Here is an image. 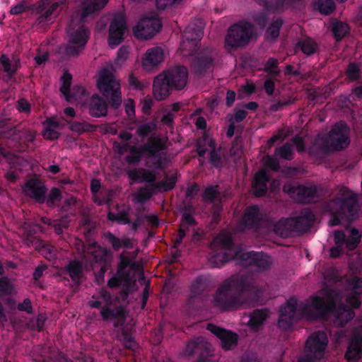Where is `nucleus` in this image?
Wrapping results in <instances>:
<instances>
[{"label": "nucleus", "instance_id": "obj_49", "mask_svg": "<svg viewBox=\"0 0 362 362\" xmlns=\"http://www.w3.org/2000/svg\"><path fill=\"white\" fill-rule=\"evenodd\" d=\"M206 288L205 279L200 276L195 279L190 288L191 293L194 296L201 295Z\"/></svg>", "mask_w": 362, "mask_h": 362}, {"label": "nucleus", "instance_id": "obj_28", "mask_svg": "<svg viewBox=\"0 0 362 362\" xmlns=\"http://www.w3.org/2000/svg\"><path fill=\"white\" fill-rule=\"evenodd\" d=\"M163 60V50L160 47L148 49L143 58L142 64L144 67L157 66Z\"/></svg>", "mask_w": 362, "mask_h": 362}, {"label": "nucleus", "instance_id": "obj_17", "mask_svg": "<svg viewBox=\"0 0 362 362\" xmlns=\"http://www.w3.org/2000/svg\"><path fill=\"white\" fill-rule=\"evenodd\" d=\"M284 190L296 202L303 204L310 203L316 197L317 192L315 186L306 187L301 185L296 186L285 185Z\"/></svg>", "mask_w": 362, "mask_h": 362}, {"label": "nucleus", "instance_id": "obj_22", "mask_svg": "<svg viewBox=\"0 0 362 362\" xmlns=\"http://www.w3.org/2000/svg\"><path fill=\"white\" fill-rule=\"evenodd\" d=\"M269 180L270 177L265 170H259L255 173L252 181V187L256 197H262L267 194V185Z\"/></svg>", "mask_w": 362, "mask_h": 362}, {"label": "nucleus", "instance_id": "obj_41", "mask_svg": "<svg viewBox=\"0 0 362 362\" xmlns=\"http://www.w3.org/2000/svg\"><path fill=\"white\" fill-rule=\"evenodd\" d=\"M101 187L100 182L98 179H93L90 182V191L93 194V202L99 206L108 204L111 201L110 197L100 198L98 193Z\"/></svg>", "mask_w": 362, "mask_h": 362}, {"label": "nucleus", "instance_id": "obj_53", "mask_svg": "<svg viewBox=\"0 0 362 362\" xmlns=\"http://www.w3.org/2000/svg\"><path fill=\"white\" fill-rule=\"evenodd\" d=\"M209 163L216 168L223 167L222 157L217 149H211L209 154Z\"/></svg>", "mask_w": 362, "mask_h": 362}, {"label": "nucleus", "instance_id": "obj_58", "mask_svg": "<svg viewBox=\"0 0 362 362\" xmlns=\"http://www.w3.org/2000/svg\"><path fill=\"white\" fill-rule=\"evenodd\" d=\"M29 9V7L23 2L21 1L18 4L12 6L10 9V14L13 16L21 15Z\"/></svg>", "mask_w": 362, "mask_h": 362}, {"label": "nucleus", "instance_id": "obj_34", "mask_svg": "<svg viewBox=\"0 0 362 362\" xmlns=\"http://www.w3.org/2000/svg\"><path fill=\"white\" fill-rule=\"evenodd\" d=\"M269 316L267 309H256L251 313L248 325L252 328H258L262 325Z\"/></svg>", "mask_w": 362, "mask_h": 362}, {"label": "nucleus", "instance_id": "obj_63", "mask_svg": "<svg viewBox=\"0 0 362 362\" xmlns=\"http://www.w3.org/2000/svg\"><path fill=\"white\" fill-rule=\"evenodd\" d=\"M334 239L335 245L344 246L346 238L343 230H337L334 233Z\"/></svg>", "mask_w": 362, "mask_h": 362}, {"label": "nucleus", "instance_id": "obj_9", "mask_svg": "<svg viewBox=\"0 0 362 362\" xmlns=\"http://www.w3.org/2000/svg\"><path fill=\"white\" fill-rule=\"evenodd\" d=\"M327 344V335L324 331L314 332L308 338L305 343L306 352L298 362H315L320 360L324 356Z\"/></svg>", "mask_w": 362, "mask_h": 362}, {"label": "nucleus", "instance_id": "obj_32", "mask_svg": "<svg viewBox=\"0 0 362 362\" xmlns=\"http://www.w3.org/2000/svg\"><path fill=\"white\" fill-rule=\"evenodd\" d=\"M123 148L125 151L129 148V155L125 157V161L129 165H137L141 160L142 157L145 156L141 146L138 148L136 146H130L127 144Z\"/></svg>", "mask_w": 362, "mask_h": 362}, {"label": "nucleus", "instance_id": "obj_13", "mask_svg": "<svg viewBox=\"0 0 362 362\" xmlns=\"http://www.w3.org/2000/svg\"><path fill=\"white\" fill-rule=\"evenodd\" d=\"M216 56L215 49L211 47H204L197 52L192 61V68L197 75H204L214 66Z\"/></svg>", "mask_w": 362, "mask_h": 362}, {"label": "nucleus", "instance_id": "obj_3", "mask_svg": "<svg viewBox=\"0 0 362 362\" xmlns=\"http://www.w3.org/2000/svg\"><path fill=\"white\" fill-rule=\"evenodd\" d=\"M126 173L128 178L132 182H147L149 184L146 187H141L139 189L136 194V199L139 203L147 202L154 194L158 192L171 191L177 182V177L174 175L170 176L166 175L163 180L156 182V173L144 168L129 169Z\"/></svg>", "mask_w": 362, "mask_h": 362}, {"label": "nucleus", "instance_id": "obj_37", "mask_svg": "<svg viewBox=\"0 0 362 362\" xmlns=\"http://www.w3.org/2000/svg\"><path fill=\"white\" fill-rule=\"evenodd\" d=\"M204 35L202 28L188 26L185 28L182 37L187 41L197 43L200 41Z\"/></svg>", "mask_w": 362, "mask_h": 362}, {"label": "nucleus", "instance_id": "obj_57", "mask_svg": "<svg viewBox=\"0 0 362 362\" xmlns=\"http://www.w3.org/2000/svg\"><path fill=\"white\" fill-rule=\"evenodd\" d=\"M106 238L107 241L112 245V248L115 251H119L122 247L121 239L116 237L114 234L110 232L107 233Z\"/></svg>", "mask_w": 362, "mask_h": 362}, {"label": "nucleus", "instance_id": "obj_2", "mask_svg": "<svg viewBox=\"0 0 362 362\" xmlns=\"http://www.w3.org/2000/svg\"><path fill=\"white\" fill-rule=\"evenodd\" d=\"M259 293L260 289L252 275H232L218 286L213 303L222 311H230L255 305Z\"/></svg>", "mask_w": 362, "mask_h": 362}, {"label": "nucleus", "instance_id": "obj_55", "mask_svg": "<svg viewBox=\"0 0 362 362\" xmlns=\"http://www.w3.org/2000/svg\"><path fill=\"white\" fill-rule=\"evenodd\" d=\"M129 55L128 48L125 46H122L117 52V58L115 64L117 65L122 64L127 59Z\"/></svg>", "mask_w": 362, "mask_h": 362}, {"label": "nucleus", "instance_id": "obj_46", "mask_svg": "<svg viewBox=\"0 0 362 362\" xmlns=\"http://www.w3.org/2000/svg\"><path fill=\"white\" fill-rule=\"evenodd\" d=\"M275 153L284 160H293L294 155L293 144L290 142H286L281 147L276 148Z\"/></svg>", "mask_w": 362, "mask_h": 362}, {"label": "nucleus", "instance_id": "obj_45", "mask_svg": "<svg viewBox=\"0 0 362 362\" xmlns=\"http://www.w3.org/2000/svg\"><path fill=\"white\" fill-rule=\"evenodd\" d=\"M62 83L59 90L64 95L66 100L71 97V85L72 82V76L68 71H64L61 77Z\"/></svg>", "mask_w": 362, "mask_h": 362}, {"label": "nucleus", "instance_id": "obj_21", "mask_svg": "<svg viewBox=\"0 0 362 362\" xmlns=\"http://www.w3.org/2000/svg\"><path fill=\"white\" fill-rule=\"evenodd\" d=\"M315 220V214L310 210L302 211L300 216L291 217V221L294 232L308 231Z\"/></svg>", "mask_w": 362, "mask_h": 362}, {"label": "nucleus", "instance_id": "obj_14", "mask_svg": "<svg viewBox=\"0 0 362 362\" xmlns=\"http://www.w3.org/2000/svg\"><path fill=\"white\" fill-rule=\"evenodd\" d=\"M162 23L156 17L142 18L134 28L135 37L141 40H148L156 35L161 29Z\"/></svg>", "mask_w": 362, "mask_h": 362}, {"label": "nucleus", "instance_id": "obj_62", "mask_svg": "<svg viewBox=\"0 0 362 362\" xmlns=\"http://www.w3.org/2000/svg\"><path fill=\"white\" fill-rule=\"evenodd\" d=\"M360 240H361V235H358V237H349V238H346V242H345L346 248L349 250H355L357 247L358 243H360Z\"/></svg>", "mask_w": 362, "mask_h": 362}, {"label": "nucleus", "instance_id": "obj_35", "mask_svg": "<svg viewBox=\"0 0 362 362\" xmlns=\"http://www.w3.org/2000/svg\"><path fill=\"white\" fill-rule=\"evenodd\" d=\"M313 7L321 14L329 16L335 10L336 5L334 0H314Z\"/></svg>", "mask_w": 362, "mask_h": 362}, {"label": "nucleus", "instance_id": "obj_7", "mask_svg": "<svg viewBox=\"0 0 362 362\" xmlns=\"http://www.w3.org/2000/svg\"><path fill=\"white\" fill-rule=\"evenodd\" d=\"M255 35L253 25L247 21H240L231 25L225 37L226 49L243 47L249 44Z\"/></svg>", "mask_w": 362, "mask_h": 362}, {"label": "nucleus", "instance_id": "obj_8", "mask_svg": "<svg viewBox=\"0 0 362 362\" xmlns=\"http://www.w3.org/2000/svg\"><path fill=\"white\" fill-rule=\"evenodd\" d=\"M97 85L110 105L114 109H117L122 104V93L120 86L111 71L106 68L102 69L99 73Z\"/></svg>", "mask_w": 362, "mask_h": 362}, {"label": "nucleus", "instance_id": "obj_18", "mask_svg": "<svg viewBox=\"0 0 362 362\" xmlns=\"http://www.w3.org/2000/svg\"><path fill=\"white\" fill-rule=\"evenodd\" d=\"M87 253L91 255L95 262L103 264L98 273V276L103 277L110 266L112 258L111 252L107 248L100 247L97 243L94 242L88 248Z\"/></svg>", "mask_w": 362, "mask_h": 362}, {"label": "nucleus", "instance_id": "obj_52", "mask_svg": "<svg viewBox=\"0 0 362 362\" xmlns=\"http://www.w3.org/2000/svg\"><path fill=\"white\" fill-rule=\"evenodd\" d=\"M47 225L54 229V232L57 235L63 234V229L68 228V223L64 219L48 220Z\"/></svg>", "mask_w": 362, "mask_h": 362}, {"label": "nucleus", "instance_id": "obj_64", "mask_svg": "<svg viewBox=\"0 0 362 362\" xmlns=\"http://www.w3.org/2000/svg\"><path fill=\"white\" fill-rule=\"evenodd\" d=\"M264 88L268 95H272L275 90L274 81L271 78L266 79L264 83Z\"/></svg>", "mask_w": 362, "mask_h": 362}, {"label": "nucleus", "instance_id": "obj_40", "mask_svg": "<svg viewBox=\"0 0 362 362\" xmlns=\"http://www.w3.org/2000/svg\"><path fill=\"white\" fill-rule=\"evenodd\" d=\"M296 46L306 55H312L317 50V43L310 38H305L299 40Z\"/></svg>", "mask_w": 362, "mask_h": 362}, {"label": "nucleus", "instance_id": "obj_15", "mask_svg": "<svg viewBox=\"0 0 362 362\" xmlns=\"http://www.w3.org/2000/svg\"><path fill=\"white\" fill-rule=\"evenodd\" d=\"M60 276L64 281L72 282L71 286L78 287L85 279L83 265L81 262L73 259L62 269Z\"/></svg>", "mask_w": 362, "mask_h": 362}, {"label": "nucleus", "instance_id": "obj_1", "mask_svg": "<svg viewBox=\"0 0 362 362\" xmlns=\"http://www.w3.org/2000/svg\"><path fill=\"white\" fill-rule=\"evenodd\" d=\"M338 294L329 290L325 296L317 295L310 297V303L298 309V300L291 298L279 310V327L284 330L292 329L294 322L300 317L310 320H325L333 315L344 325L354 316V313L341 303L337 306Z\"/></svg>", "mask_w": 362, "mask_h": 362}, {"label": "nucleus", "instance_id": "obj_48", "mask_svg": "<svg viewBox=\"0 0 362 362\" xmlns=\"http://www.w3.org/2000/svg\"><path fill=\"white\" fill-rule=\"evenodd\" d=\"M13 293H14V286L11 281L6 276L0 278V294L11 296Z\"/></svg>", "mask_w": 362, "mask_h": 362}, {"label": "nucleus", "instance_id": "obj_11", "mask_svg": "<svg viewBox=\"0 0 362 362\" xmlns=\"http://www.w3.org/2000/svg\"><path fill=\"white\" fill-rule=\"evenodd\" d=\"M68 44L64 46L62 53L69 57H75L84 49L90 37V32L84 25H81L76 29L69 28Z\"/></svg>", "mask_w": 362, "mask_h": 362}, {"label": "nucleus", "instance_id": "obj_44", "mask_svg": "<svg viewBox=\"0 0 362 362\" xmlns=\"http://www.w3.org/2000/svg\"><path fill=\"white\" fill-rule=\"evenodd\" d=\"M218 187L217 185L216 186H209L206 187L204 189L203 194H202V199L204 202H210V203H214L216 200L221 199V193L220 192L216 189Z\"/></svg>", "mask_w": 362, "mask_h": 362}, {"label": "nucleus", "instance_id": "obj_24", "mask_svg": "<svg viewBox=\"0 0 362 362\" xmlns=\"http://www.w3.org/2000/svg\"><path fill=\"white\" fill-rule=\"evenodd\" d=\"M259 209L257 205H252L246 209L240 227L243 230L257 228L259 226Z\"/></svg>", "mask_w": 362, "mask_h": 362}, {"label": "nucleus", "instance_id": "obj_31", "mask_svg": "<svg viewBox=\"0 0 362 362\" xmlns=\"http://www.w3.org/2000/svg\"><path fill=\"white\" fill-rule=\"evenodd\" d=\"M214 243H217L221 247V250L234 252L235 251H241L235 247V244L232 236L228 233H221L214 240Z\"/></svg>", "mask_w": 362, "mask_h": 362}, {"label": "nucleus", "instance_id": "obj_51", "mask_svg": "<svg viewBox=\"0 0 362 362\" xmlns=\"http://www.w3.org/2000/svg\"><path fill=\"white\" fill-rule=\"evenodd\" d=\"M107 218L112 221H117L121 224L130 225L131 220L127 212L122 211L118 214L109 212L107 214Z\"/></svg>", "mask_w": 362, "mask_h": 362}, {"label": "nucleus", "instance_id": "obj_10", "mask_svg": "<svg viewBox=\"0 0 362 362\" xmlns=\"http://www.w3.org/2000/svg\"><path fill=\"white\" fill-rule=\"evenodd\" d=\"M350 144V139L346 126L336 125L328 136L322 141L320 149L324 153H330L346 148Z\"/></svg>", "mask_w": 362, "mask_h": 362}, {"label": "nucleus", "instance_id": "obj_33", "mask_svg": "<svg viewBox=\"0 0 362 362\" xmlns=\"http://www.w3.org/2000/svg\"><path fill=\"white\" fill-rule=\"evenodd\" d=\"M331 23V30L337 42L341 41L349 33L347 23L336 19L332 20Z\"/></svg>", "mask_w": 362, "mask_h": 362}, {"label": "nucleus", "instance_id": "obj_56", "mask_svg": "<svg viewBox=\"0 0 362 362\" xmlns=\"http://www.w3.org/2000/svg\"><path fill=\"white\" fill-rule=\"evenodd\" d=\"M153 125L151 124H143L138 127L136 134L139 136L144 138L153 132Z\"/></svg>", "mask_w": 362, "mask_h": 362}, {"label": "nucleus", "instance_id": "obj_60", "mask_svg": "<svg viewBox=\"0 0 362 362\" xmlns=\"http://www.w3.org/2000/svg\"><path fill=\"white\" fill-rule=\"evenodd\" d=\"M293 144L296 146L297 151L302 153L305 150V144L303 138L298 135H296L291 139Z\"/></svg>", "mask_w": 362, "mask_h": 362}, {"label": "nucleus", "instance_id": "obj_5", "mask_svg": "<svg viewBox=\"0 0 362 362\" xmlns=\"http://www.w3.org/2000/svg\"><path fill=\"white\" fill-rule=\"evenodd\" d=\"M339 193L341 197L335 199V203L339 209L332 215L329 221V225L332 226L341 225L344 219L349 221L355 220L359 211L356 194L346 187H341Z\"/></svg>", "mask_w": 362, "mask_h": 362}, {"label": "nucleus", "instance_id": "obj_26", "mask_svg": "<svg viewBox=\"0 0 362 362\" xmlns=\"http://www.w3.org/2000/svg\"><path fill=\"white\" fill-rule=\"evenodd\" d=\"M362 356V336L354 335L347 347L345 358L348 362H357Z\"/></svg>", "mask_w": 362, "mask_h": 362}, {"label": "nucleus", "instance_id": "obj_54", "mask_svg": "<svg viewBox=\"0 0 362 362\" xmlns=\"http://www.w3.org/2000/svg\"><path fill=\"white\" fill-rule=\"evenodd\" d=\"M346 74L349 78L351 81H356L360 78V68L359 66L354 62H351L348 65Z\"/></svg>", "mask_w": 362, "mask_h": 362}, {"label": "nucleus", "instance_id": "obj_20", "mask_svg": "<svg viewBox=\"0 0 362 362\" xmlns=\"http://www.w3.org/2000/svg\"><path fill=\"white\" fill-rule=\"evenodd\" d=\"M164 74L175 90H182L187 85L188 71L185 66H175L164 72Z\"/></svg>", "mask_w": 362, "mask_h": 362}, {"label": "nucleus", "instance_id": "obj_42", "mask_svg": "<svg viewBox=\"0 0 362 362\" xmlns=\"http://www.w3.org/2000/svg\"><path fill=\"white\" fill-rule=\"evenodd\" d=\"M263 71L272 77H277L281 74L279 61L274 57H269L265 62Z\"/></svg>", "mask_w": 362, "mask_h": 362}, {"label": "nucleus", "instance_id": "obj_61", "mask_svg": "<svg viewBox=\"0 0 362 362\" xmlns=\"http://www.w3.org/2000/svg\"><path fill=\"white\" fill-rule=\"evenodd\" d=\"M128 277H122L120 275L114 276L110 278L107 281V286L110 288H117L119 287L122 281L124 279H127Z\"/></svg>", "mask_w": 362, "mask_h": 362}, {"label": "nucleus", "instance_id": "obj_6", "mask_svg": "<svg viewBox=\"0 0 362 362\" xmlns=\"http://www.w3.org/2000/svg\"><path fill=\"white\" fill-rule=\"evenodd\" d=\"M99 298L101 300H90L88 303V306L92 308H100V315L103 321L107 322L115 320L114 327L123 326L127 315L124 306L117 305L113 309L110 308L113 303V297L105 289H102L99 292Z\"/></svg>", "mask_w": 362, "mask_h": 362}, {"label": "nucleus", "instance_id": "obj_47", "mask_svg": "<svg viewBox=\"0 0 362 362\" xmlns=\"http://www.w3.org/2000/svg\"><path fill=\"white\" fill-rule=\"evenodd\" d=\"M62 199V194L61 190L57 187H52L48 194L46 196L45 202L48 207L54 208L57 206V203L60 202Z\"/></svg>", "mask_w": 362, "mask_h": 362}, {"label": "nucleus", "instance_id": "obj_4", "mask_svg": "<svg viewBox=\"0 0 362 362\" xmlns=\"http://www.w3.org/2000/svg\"><path fill=\"white\" fill-rule=\"evenodd\" d=\"M233 259L239 260L240 264L244 267H253L259 270L267 269L272 264L271 257L262 252L235 251L229 252L223 250L211 253L209 257V262L213 268H221Z\"/></svg>", "mask_w": 362, "mask_h": 362}, {"label": "nucleus", "instance_id": "obj_39", "mask_svg": "<svg viewBox=\"0 0 362 362\" xmlns=\"http://www.w3.org/2000/svg\"><path fill=\"white\" fill-rule=\"evenodd\" d=\"M221 346L224 350H230L238 344V334L230 331L226 330L224 334L219 339Z\"/></svg>", "mask_w": 362, "mask_h": 362}, {"label": "nucleus", "instance_id": "obj_43", "mask_svg": "<svg viewBox=\"0 0 362 362\" xmlns=\"http://www.w3.org/2000/svg\"><path fill=\"white\" fill-rule=\"evenodd\" d=\"M283 21L280 18L274 20L266 30V35L268 38L276 40L279 36L280 30L283 25Z\"/></svg>", "mask_w": 362, "mask_h": 362}, {"label": "nucleus", "instance_id": "obj_50", "mask_svg": "<svg viewBox=\"0 0 362 362\" xmlns=\"http://www.w3.org/2000/svg\"><path fill=\"white\" fill-rule=\"evenodd\" d=\"M131 265V260L126 256L120 255L119 262L117 265V274L122 277H128L129 274L127 269Z\"/></svg>", "mask_w": 362, "mask_h": 362}, {"label": "nucleus", "instance_id": "obj_27", "mask_svg": "<svg viewBox=\"0 0 362 362\" xmlns=\"http://www.w3.org/2000/svg\"><path fill=\"white\" fill-rule=\"evenodd\" d=\"M88 112L93 117L105 116L107 113L106 101L98 95H93L89 102Z\"/></svg>", "mask_w": 362, "mask_h": 362}, {"label": "nucleus", "instance_id": "obj_16", "mask_svg": "<svg viewBox=\"0 0 362 362\" xmlns=\"http://www.w3.org/2000/svg\"><path fill=\"white\" fill-rule=\"evenodd\" d=\"M127 30L125 17L118 15L114 17L109 27L108 45L113 49L122 42Z\"/></svg>", "mask_w": 362, "mask_h": 362}, {"label": "nucleus", "instance_id": "obj_23", "mask_svg": "<svg viewBox=\"0 0 362 362\" xmlns=\"http://www.w3.org/2000/svg\"><path fill=\"white\" fill-rule=\"evenodd\" d=\"M174 89L163 74L157 76L153 81V95L157 100L165 99L170 93V90Z\"/></svg>", "mask_w": 362, "mask_h": 362}, {"label": "nucleus", "instance_id": "obj_36", "mask_svg": "<svg viewBox=\"0 0 362 362\" xmlns=\"http://www.w3.org/2000/svg\"><path fill=\"white\" fill-rule=\"evenodd\" d=\"M70 124L69 129L74 132L82 134L85 132H93L97 130V126L87 122H68Z\"/></svg>", "mask_w": 362, "mask_h": 362}, {"label": "nucleus", "instance_id": "obj_59", "mask_svg": "<svg viewBox=\"0 0 362 362\" xmlns=\"http://www.w3.org/2000/svg\"><path fill=\"white\" fill-rule=\"evenodd\" d=\"M16 308L19 311L25 312L28 314H32L33 312L31 300L28 298H25L22 303H19Z\"/></svg>", "mask_w": 362, "mask_h": 362}, {"label": "nucleus", "instance_id": "obj_19", "mask_svg": "<svg viewBox=\"0 0 362 362\" xmlns=\"http://www.w3.org/2000/svg\"><path fill=\"white\" fill-rule=\"evenodd\" d=\"M25 193L39 204H44L46 200L47 188L45 185L38 179L28 180L24 187Z\"/></svg>", "mask_w": 362, "mask_h": 362}, {"label": "nucleus", "instance_id": "obj_38", "mask_svg": "<svg viewBox=\"0 0 362 362\" xmlns=\"http://www.w3.org/2000/svg\"><path fill=\"white\" fill-rule=\"evenodd\" d=\"M26 242L28 245H32L40 252L48 253L51 257L54 256V247L45 243L42 240L33 235H29L26 238Z\"/></svg>", "mask_w": 362, "mask_h": 362}, {"label": "nucleus", "instance_id": "obj_25", "mask_svg": "<svg viewBox=\"0 0 362 362\" xmlns=\"http://www.w3.org/2000/svg\"><path fill=\"white\" fill-rule=\"evenodd\" d=\"M109 0H81L80 15L82 20L100 11Z\"/></svg>", "mask_w": 362, "mask_h": 362}, {"label": "nucleus", "instance_id": "obj_12", "mask_svg": "<svg viewBox=\"0 0 362 362\" xmlns=\"http://www.w3.org/2000/svg\"><path fill=\"white\" fill-rule=\"evenodd\" d=\"M146 157V165L156 170H163L165 165L159 152L165 149V144L159 136H150L141 145Z\"/></svg>", "mask_w": 362, "mask_h": 362}, {"label": "nucleus", "instance_id": "obj_30", "mask_svg": "<svg viewBox=\"0 0 362 362\" xmlns=\"http://www.w3.org/2000/svg\"><path fill=\"white\" fill-rule=\"evenodd\" d=\"M209 344L203 337H197L190 340L186 345L185 354L192 356L201 350H208Z\"/></svg>", "mask_w": 362, "mask_h": 362}, {"label": "nucleus", "instance_id": "obj_29", "mask_svg": "<svg viewBox=\"0 0 362 362\" xmlns=\"http://www.w3.org/2000/svg\"><path fill=\"white\" fill-rule=\"evenodd\" d=\"M291 218H281L274 225V233L281 237H288L294 232Z\"/></svg>", "mask_w": 362, "mask_h": 362}]
</instances>
